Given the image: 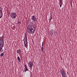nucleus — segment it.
Returning <instances> with one entry per match:
<instances>
[{"instance_id": "18", "label": "nucleus", "mask_w": 77, "mask_h": 77, "mask_svg": "<svg viewBox=\"0 0 77 77\" xmlns=\"http://www.w3.org/2000/svg\"><path fill=\"white\" fill-rule=\"evenodd\" d=\"M4 47V45H0V47Z\"/></svg>"}, {"instance_id": "22", "label": "nucleus", "mask_w": 77, "mask_h": 77, "mask_svg": "<svg viewBox=\"0 0 77 77\" xmlns=\"http://www.w3.org/2000/svg\"><path fill=\"white\" fill-rule=\"evenodd\" d=\"M25 44H28V42H27V40H25Z\"/></svg>"}, {"instance_id": "14", "label": "nucleus", "mask_w": 77, "mask_h": 77, "mask_svg": "<svg viewBox=\"0 0 77 77\" xmlns=\"http://www.w3.org/2000/svg\"><path fill=\"white\" fill-rule=\"evenodd\" d=\"M3 47H0V51H1V53H2V51H3V50H2L3 48Z\"/></svg>"}, {"instance_id": "15", "label": "nucleus", "mask_w": 77, "mask_h": 77, "mask_svg": "<svg viewBox=\"0 0 77 77\" xmlns=\"http://www.w3.org/2000/svg\"><path fill=\"white\" fill-rule=\"evenodd\" d=\"M54 33V31H53L51 32V36H52V35H53V33Z\"/></svg>"}, {"instance_id": "9", "label": "nucleus", "mask_w": 77, "mask_h": 77, "mask_svg": "<svg viewBox=\"0 0 77 77\" xmlns=\"http://www.w3.org/2000/svg\"><path fill=\"white\" fill-rule=\"evenodd\" d=\"M29 71V69H27V68H25V69L23 70V72H26V71Z\"/></svg>"}, {"instance_id": "28", "label": "nucleus", "mask_w": 77, "mask_h": 77, "mask_svg": "<svg viewBox=\"0 0 77 77\" xmlns=\"http://www.w3.org/2000/svg\"><path fill=\"white\" fill-rule=\"evenodd\" d=\"M8 15H9V14H11V13L9 12H8Z\"/></svg>"}, {"instance_id": "4", "label": "nucleus", "mask_w": 77, "mask_h": 77, "mask_svg": "<svg viewBox=\"0 0 77 77\" xmlns=\"http://www.w3.org/2000/svg\"><path fill=\"white\" fill-rule=\"evenodd\" d=\"M31 19L32 20V22H34L35 23H36V22H37L36 18V17L34 15L32 16Z\"/></svg>"}, {"instance_id": "16", "label": "nucleus", "mask_w": 77, "mask_h": 77, "mask_svg": "<svg viewBox=\"0 0 77 77\" xmlns=\"http://www.w3.org/2000/svg\"><path fill=\"white\" fill-rule=\"evenodd\" d=\"M44 51V48L43 47V46H42L41 48V51L42 52V51Z\"/></svg>"}, {"instance_id": "12", "label": "nucleus", "mask_w": 77, "mask_h": 77, "mask_svg": "<svg viewBox=\"0 0 77 77\" xmlns=\"http://www.w3.org/2000/svg\"><path fill=\"white\" fill-rule=\"evenodd\" d=\"M24 39L23 41L24 42V46L25 47H26V46L28 44L27 43H25V41H24Z\"/></svg>"}, {"instance_id": "32", "label": "nucleus", "mask_w": 77, "mask_h": 77, "mask_svg": "<svg viewBox=\"0 0 77 77\" xmlns=\"http://www.w3.org/2000/svg\"><path fill=\"white\" fill-rule=\"evenodd\" d=\"M71 6H72V3H71Z\"/></svg>"}, {"instance_id": "13", "label": "nucleus", "mask_w": 77, "mask_h": 77, "mask_svg": "<svg viewBox=\"0 0 77 77\" xmlns=\"http://www.w3.org/2000/svg\"><path fill=\"white\" fill-rule=\"evenodd\" d=\"M17 53H18V54H19L21 53V50L20 49H18L17 50Z\"/></svg>"}, {"instance_id": "17", "label": "nucleus", "mask_w": 77, "mask_h": 77, "mask_svg": "<svg viewBox=\"0 0 77 77\" xmlns=\"http://www.w3.org/2000/svg\"><path fill=\"white\" fill-rule=\"evenodd\" d=\"M4 54L3 53H2L1 54H0V56L1 57H2V56H3Z\"/></svg>"}, {"instance_id": "8", "label": "nucleus", "mask_w": 77, "mask_h": 77, "mask_svg": "<svg viewBox=\"0 0 77 77\" xmlns=\"http://www.w3.org/2000/svg\"><path fill=\"white\" fill-rule=\"evenodd\" d=\"M0 45H4V39H2V40L0 41Z\"/></svg>"}, {"instance_id": "27", "label": "nucleus", "mask_w": 77, "mask_h": 77, "mask_svg": "<svg viewBox=\"0 0 77 77\" xmlns=\"http://www.w3.org/2000/svg\"><path fill=\"white\" fill-rule=\"evenodd\" d=\"M43 45H44V41L42 42V47H43Z\"/></svg>"}, {"instance_id": "3", "label": "nucleus", "mask_w": 77, "mask_h": 77, "mask_svg": "<svg viewBox=\"0 0 77 77\" xmlns=\"http://www.w3.org/2000/svg\"><path fill=\"white\" fill-rule=\"evenodd\" d=\"M28 66H29L30 70L32 71V66H33V62L30 61L29 62V63H28Z\"/></svg>"}, {"instance_id": "6", "label": "nucleus", "mask_w": 77, "mask_h": 77, "mask_svg": "<svg viewBox=\"0 0 77 77\" xmlns=\"http://www.w3.org/2000/svg\"><path fill=\"white\" fill-rule=\"evenodd\" d=\"M60 2L59 3L60 7L61 8L62 7V3L63 2H62V0H60Z\"/></svg>"}, {"instance_id": "11", "label": "nucleus", "mask_w": 77, "mask_h": 77, "mask_svg": "<svg viewBox=\"0 0 77 77\" xmlns=\"http://www.w3.org/2000/svg\"><path fill=\"white\" fill-rule=\"evenodd\" d=\"M17 58L18 62H21V59H20V57H17Z\"/></svg>"}, {"instance_id": "21", "label": "nucleus", "mask_w": 77, "mask_h": 77, "mask_svg": "<svg viewBox=\"0 0 77 77\" xmlns=\"http://www.w3.org/2000/svg\"><path fill=\"white\" fill-rule=\"evenodd\" d=\"M24 66L25 67V69L27 68V66H26V65L25 64H24Z\"/></svg>"}, {"instance_id": "31", "label": "nucleus", "mask_w": 77, "mask_h": 77, "mask_svg": "<svg viewBox=\"0 0 77 77\" xmlns=\"http://www.w3.org/2000/svg\"><path fill=\"white\" fill-rule=\"evenodd\" d=\"M31 75H32V74L31 73V72H30Z\"/></svg>"}, {"instance_id": "5", "label": "nucleus", "mask_w": 77, "mask_h": 77, "mask_svg": "<svg viewBox=\"0 0 77 77\" xmlns=\"http://www.w3.org/2000/svg\"><path fill=\"white\" fill-rule=\"evenodd\" d=\"M61 71L62 72L61 75L62 77H65V72L63 69H62Z\"/></svg>"}, {"instance_id": "1", "label": "nucleus", "mask_w": 77, "mask_h": 77, "mask_svg": "<svg viewBox=\"0 0 77 77\" xmlns=\"http://www.w3.org/2000/svg\"><path fill=\"white\" fill-rule=\"evenodd\" d=\"M36 28L33 25H28L27 28V31L29 33L33 34L35 32Z\"/></svg>"}, {"instance_id": "10", "label": "nucleus", "mask_w": 77, "mask_h": 77, "mask_svg": "<svg viewBox=\"0 0 77 77\" xmlns=\"http://www.w3.org/2000/svg\"><path fill=\"white\" fill-rule=\"evenodd\" d=\"M2 17H3V12L1 11L0 12V18H2Z\"/></svg>"}, {"instance_id": "25", "label": "nucleus", "mask_w": 77, "mask_h": 77, "mask_svg": "<svg viewBox=\"0 0 77 77\" xmlns=\"http://www.w3.org/2000/svg\"><path fill=\"white\" fill-rule=\"evenodd\" d=\"M51 20H52V17H51V19L50 20H49V22H50V21Z\"/></svg>"}, {"instance_id": "24", "label": "nucleus", "mask_w": 77, "mask_h": 77, "mask_svg": "<svg viewBox=\"0 0 77 77\" xmlns=\"http://www.w3.org/2000/svg\"><path fill=\"white\" fill-rule=\"evenodd\" d=\"M13 28V30H15L16 29V27L15 26H14Z\"/></svg>"}, {"instance_id": "23", "label": "nucleus", "mask_w": 77, "mask_h": 77, "mask_svg": "<svg viewBox=\"0 0 77 77\" xmlns=\"http://www.w3.org/2000/svg\"><path fill=\"white\" fill-rule=\"evenodd\" d=\"M20 23V24H21V22H20V21H18L17 23V24H18Z\"/></svg>"}, {"instance_id": "29", "label": "nucleus", "mask_w": 77, "mask_h": 77, "mask_svg": "<svg viewBox=\"0 0 77 77\" xmlns=\"http://www.w3.org/2000/svg\"><path fill=\"white\" fill-rule=\"evenodd\" d=\"M26 47L27 48V47H28V45H26Z\"/></svg>"}, {"instance_id": "30", "label": "nucleus", "mask_w": 77, "mask_h": 77, "mask_svg": "<svg viewBox=\"0 0 77 77\" xmlns=\"http://www.w3.org/2000/svg\"><path fill=\"white\" fill-rule=\"evenodd\" d=\"M67 74H68V72H67Z\"/></svg>"}, {"instance_id": "19", "label": "nucleus", "mask_w": 77, "mask_h": 77, "mask_svg": "<svg viewBox=\"0 0 77 77\" xmlns=\"http://www.w3.org/2000/svg\"><path fill=\"white\" fill-rule=\"evenodd\" d=\"M2 10H3V8L2 7H0V12H2Z\"/></svg>"}, {"instance_id": "20", "label": "nucleus", "mask_w": 77, "mask_h": 77, "mask_svg": "<svg viewBox=\"0 0 77 77\" xmlns=\"http://www.w3.org/2000/svg\"><path fill=\"white\" fill-rule=\"evenodd\" d=\"M3 40V38L2 37H0V41H2Z\"/></svg>"}, {"instance_id": "26", "label": "nucleus", "mask_w": 77, "mask_h": 77, "mask_svg": "<svg viewBox=\"0 0 77 77\" xmlns=\"http://www.w3.org/2000/svg\"><path fill=\"white\" fill-rule=\"evenodd\" d=\"M2 39H4V35H3V34L2 36Z\"/></svg>"}, {"instance_id": "7", "label": "nucleus", "mask_w": 77, "mask_h": 77, "mask_svg": "<svg viewBox=\"0 0 77 77\" xmlns=\"http://www.w3.org/2000/svg\"><path fill=\"white\" fill-rule=\"evenodd\" d=\"M24 39H25V41H26L27 40V34L25 35V36L24 37Z\"/></svg>"}, {"instance_id": "2", "label": "nucleus", "mask_w": 77, "mask_h": 77, "mask_svg": "<svg viewBox=\"0 0 77 77\" xmlns=\"http://www.w3.org/2000/svg\"><path fill=\"white\" fill-rule=\"evenodd\" d=\"M10 16L11 18L15 19V18H16V17H17V14L15 12L11 13Z\"/></svg>"}]
</instances>
